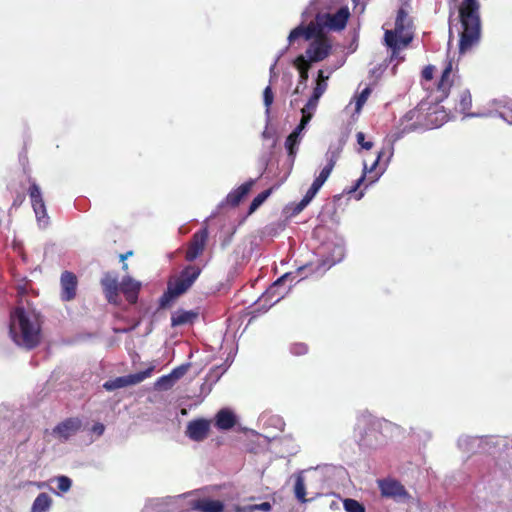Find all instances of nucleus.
<instances>
[{
    "instance_id": "a19ab883",
    "label": "nucleus",
    "mask_w": 512,
    "mask_h": 512,
    "mask_svg": "<svg viewBox=\"0 0 512 512\" xmlns=\"http://www.w3.org/2000/svg\"><path fill=\"white\" fill-rule=\"evenodd\" d=\"M190 368V363L182 364L176 368H174L169 374L172 378L177 382L180 378H182Z\"/></svg>"
},
{
    "instance_id": "774afa93",
    "label": "nucleus",
    "mask_w": 512,
    "mask_h": 512,
    "mask_svg": "<svg viewBox=\"0 0 512 512\" xmlns=\"http://www.w3.org/2000/svg\"><path fill=\"white\" fill-rule=\"evenodd\" d=\"M303 269H304V267H300V268L298 269V272L302 271Z\"/></svg>"
},
{
    "instance_id": "6e6d98bb",
    "label": "nucleus",
    "mask_w": 512,
    "mask_h": 512,
    "mask_svg": "<svg viewBox=\"0 0 512 512\" xmlns=\"http://www.w3.org/2000/svg\"><path fill=\"white\" fill-rule=\"evenodd\" d=\"M309 205V203H306L305 200L302 198V200L296 204V206L294 207L293 209V214L296 215V214H299L301 211H303L307 206Z\"/></svg>"
},
{
    "instance_id": "e433bc0d",
    "label": "nucleus",
    "mask_w": 512,
    "mask_h": 512,
    "mask_svg": "<svg viewBox=\"0 0 512 512\" xmlns=\"http://www.w3.org/2000/svg\"><path fill=\"white\" fill-rule=\"evenodd\" d=\"M343 507L346 512H365V506L360 503L359 501L352 499V498H346L343 500Z\"/></svg>"
},
{
    "instance_id": "2f4dec72",
    "label": "nucleus",
    "mask_w": 512,
    "mask_h": 512,
    "mask_svg": "<svg viewBox=\"0 0 512 512\" xmlns=\"http://www.w3.org/2000/svg\"><path fill=\"white\" fill-rule=\"evenodd\" d=\"M51 506V497L47 493H40L34 500L31 512H46Z\"/></svg>"
},
{
    "instance_id": "5701e85b",
    "label": "nucleus",
    "mask_w": 512,
    "mask_h": 512,
    "mask_svg": "<svg viewBox=\"0 0 512 512\" xmlns=\"http://www.w3.org/2000/svg\"><path fill=\"white\" fill-rule=\"evenodd\" d=\"M209 432V423L204 419L190 421L187 425L186 435L194 441L204 440Z\"/></svg>"
},
{
    "instance_id": "7c9ffc66",
    "label": "nucleus",
    "mask_w": 512,
    "mask_h": 512,
    "mask_svg": "<svg viewBox=\"0 0 512 512\" xmlns=\"http://www.w3.org/2000/svg\"><path fill=\"white\" fill-rule=\"evenodd\" d=\"M342 150H343L342 142H338L337 144H331L325 154V158H326V162H327L326 165L334 168L337 160L340 157Z\"/></svg>"
},
{
    "instance_id": "39448f33",
    "label": "nucleus",
    "mask_w": 512,
    "mask_h": 512,
    "mask_svg": "<svg viewBox=\"0 0 512 512\" xmlns=\"http://www.w3.org/2000/svg\"><path fill=\"white\" fill-rule=\"evenodd\" d=\"M201 269L195 265L185 267L174 282H169L167 291L160 298V306H167L173 299L184 294L197 280Z\"/></svg>"
},
{
    "instance_id": "f8f14e48",
    "label": "nucleus",
    "mask_w": 512,
    "mask_h": 512,
    "mask_svg": "<svg viewBox=\"0 0 512 512\" xmlns=\"http://www.w3.org/2000/svg\"><path fill=\"white\" fill-rule=\"evenodd\" d=\"M28 194L39 227L46 228L49 225V216L47 214L46 206L39 185L35 182H32L29 187Z\"/></svg>"
},
{
    "instance_id": "603ef678",
    "label": "nucleus",
    "mask_w": 512,
    "mask_h": 512,
    "mask_svg": "<svg viewBox=\"0 0 512 512\" xmlns=\"http://www.w3.org/2000/svg\"><path fill=\"white\" fill-rule=\"evenodd\" d=\"M418 112L416 110L408 111L403 118L401 119V124L403 125L405 121L409 122L416 118Z\"/></svg>"
},
{
    "instance_id": "4d7b16f0",
    "label": "nucleus",
    "mask_w": 512,
    "mask_h": 512,
    "mask_svg": "<svg viewBox=\"0 0 512 512\" xmlns=\"http://www.w3.org/2000/svg\"><path fill=\"white\" fill-rule=\"evenodd\" d=\"M334 69H329L327 70V74H325V71L320 69L318 71V77H317V80H324L325 82H327V80L329 79V76L333 73Z\"/></svg>"
},
{
    "instance_id": "b1692460",
    "label": "nucleus",
    "mask_w": 512,
    "mask_h": 512,
    "mask_svg": "<svg viewBox=\"0 0 512 512\" xmlns=\"http://www.w3.org/2000/svg\"><path fill=\"white\" fill-rule=\"evenodd\" d=\"M141 283L130 276H125L120 282V291L125 295L127 301L131 304L136 303Z\"/></svg>"
},
{
    "instance_id": "ea45409f",
    "label": "nucleus",
    "mask_w": 512,
    "mask_h": 512,
    "mask_svg": "<svg viewBox=\"0 0 512 512\" xmlns=\"http://www.w3.org/2000/svg\"><path fill=\"white\" fill-rule=\"evenodd\" d=\"M273 100H274V96H273L272 88L270 85H268L263 91V101H264V105L266 107L267 116H269L270 106L272 105Z\"/></svg>"
},
{
    "instance_id": "aec40b11",
    "label": "nucleus",
    "mask_w": 512,
    "mask_h": 512,
    "mask_svg": "<svg viewBox=\"0 0 512 512\" xmlns=\"http://www.w3.org/2000/svg\"><path fill=\"white\" fill-rule=\"evenodd\" d=\"M207 239V228L200 229L193 235L185 255L187 261L195 260L203 252Z\"/></svg>"
},
{
    "instance_id": "13d9d810",
    "label": "nucleus",
    "mask_w": 512,
    "mask_h": 512,
    "mask_svg": "<svg viewBox=\"0 0 512 512\" xmlns=\"http://www.w3.org/2000/svg\"><path fill=\"white\" fill-rule=\"evenodd\" d=\"M235 512H255L254 511V504L251 505H245V506H235L234 508Z\"/></svg>"
},
{
    "instance_id": "473e14b6",
    "label": "nucleus",
    "mask_w": 512,
    "mask_h": 512,
    "mask_svg": "<svg viewBox=\"0 0 512 512\" xmlns=\"http://www.w3.org/2000/svg\"><path fill=\"white\" fill-rule=\"evenodd\" d=\"M294 493L295 497L301 502L305 503L307 502L305 496H306V487H305V480L301 474H299L296 477L295 480V486H294Z\"/></svg>"
},
{
    "instance_id": "8fccbe9b",
    "label": "nucleus",
    "mask_w": 512,
    "mask_h": 512,
    "mask_svg": "<svg viewBox=\"0 0 512 512\" xmlns=\"http://www.w3.org/2000/svg\"><path fill=\"white\" fill-rule=\"evenodd\" d=\"M272 509V505L270 502H262L260 504H254V511H263L269 512Z\"/></svg>"
},
{
    "instance_id": "dca6fc26",
    "label": "nucleus",
    "mask_w": 512,
    "mask_h": 512,
    "mask_svg": "<svg viewBox=\"0 0 512 512\" xmlns=\"http://www.w3.org/2000/svg\"><path fill=\"white\" fill-rule=\"evenodd\" d=\"M332 45L328 38L319 37L312 40L309 47L306 49L304 56H306L307 63L320 62L330 54Z\"/></svg>"
},
{
    "instance_id": "e2e57ef3",
    "label": "nucleus",
    "mask_w": 512,
    "mask_h": 512,
    "mask_svg": "<svg viewBox=\"0 0 512 512\" xmlns=\"http://www.w3.org/2000/svg\"><path fill=\"white\" fill-rule=\"evenodd\" d=\"M262 137L264 139L273 138V133L266 127V129L262 133Z\"/></svg>"
},
{
    "instance_id": "ddd939ff",
    "label": "nucleus",
    "mask_w": 512,
    "mask_h": 512,
    "mask_svg": "<svg viewBox=\"0 0 512 512\" xmlns=\"http://www.w3.org/2000/svg\"><path fill=\"white\" fill-rule=\"evenodd\" d=\"M295 276L293 273H285L281 277H279L263 294L260 298V302H269V307L278 303L290 290V287L286 288L284 284L287 281H293Z\"/></svg>"
},
{
    "instance_id": "c85d7f7f",
    "label": "nucleus",
    "mask_w": 512,
    "mask_h": 512,
    "mask_svg": "<svg viewBox=\"0 0 512 512\" xmlns=\"http://www.w3.org/2000/svg\"><path fill=\"white\" fill-rule=\"evenodd\" d=\"M198 313L194 311L178 310L173 313L171 317V326H182L186 324H192L197 318Z\"/></svg>"
},
{
    "instance_id": "09e8293b",
    "label": "nucleus",
    "mask_w": 512,
    "mask_h": 512,
    "mask_svg": "<svg viewBox=\"0 0 512 512\" xmlns=\"http://www.w3.org/2000/svg\"><path fill=\"white\" fill-rule=\"evenodd\" d=\"M284 51H282L278 56L277 58L275 59L274 63L271 65L270 69H269V74H270V82H272L274 79L277 78L278 74L276 73L275 71V68H276V65H277V62L279 60V58L283 55Z\"/></svg>"
},
{
    "instance_id": "37998d69",
    "label": "nucleus",
    "mask_w": 512,
    "mask_h": 512,
    "mask_svg": "<svg viewBox=\"0 0 512 512\" xmlns=\"http://www.w3.org/2000/svg\"><path fill=\"white\" fill-rule=\"evenodd\" d=\"M290 352L295 356L305 355L308 352V347L305 343H294L290 346Z\"/></svg>"
},
{
    "instance_id": "6e6552de",
    "label": "nucleus",
    "mask_w": 512,
    "mask_h": 512,
    "mask_svg": "<svg viewBox=\"0 0 512 512\" xmlns=\"http://www.w3.org/2000/svg\"><path fill=\"white\" fill-rule=\"evenodd\" d=\"M192 493H183L176 496L152 498L146 501L141 512H185V496Z\"/></svg>"
},
{
    "instance_id": "a18cd8bd",
    "label": "nucleus",
    "mask_w": 512,
    "mask_h": 512,
    "mask_svg": "<svg viewBox=\"0 0 512 512\" xmlns=\"http://www.w3.org/2000/svg\"><path fill=\"white\" fill-rule=\"evenodd\" d=\"M320 189H321V187L313 182L312 185L310 186V188L308 189V191L306 192V194L303 197L305 202L306 203H310L313 200V198L316 196V194L319 192Z\"/></svg>"
},
{
    "instance_id": "680f3d73",
    "label": "nucleus",
    "mask_w": 512,
    "mask_h": 512,
    "mask_svg": "<svg viewBox=\"0 0 512 512\" xmlns=\"http://www.w3.org/2000/svg\"><path fill=\"white\" fill-rule=\"evenodd\" d=\"M381 164H382V161H378V158H376L375 161L373 162V164L369 167V173H372L376 169V167ZM380 167H382V166H380ZM380 169L382 170V168H380Z\"/></svg>"
},
{
    "instance_id": "2eb2a0df",
    "label": "nucleus",
    "mask_w": 512,
    "mask_h": 512,
    "mask_svg": "<svg viewBox=\"0 0 512 512\" xmlns=\"http://www.w3.org/2000/svg\"><path fill=\"white\" fill-rule=\"evenodd\" d=\"M153 371V367H149L143 371L129 374L125 376H120L112 380H108L103 384V388L107 391H114L119 388L128 387L131 385H136L141 383L145 379L151 376Z\"/></svg>"
},
{
    "instance_id": "f257e3e1",
    "label": "nucleus",
    "mask_w": 512,
    "mask_h": 512,
    "mask_svg": "<svg viewBox=\"0 0 512 512\" xmlns=\"http://www.w3.org/2000/svg\"><path fill=\"white\" fill-rule=\"evenodd\" d=\"M42 322V316L35 308L18 306L10 316L11 339L18 346L35 348L41 340Z\"/></svg>"
},
{
    "instance_id": "c756f323",
    "label": "nucleus",
    "mask_w": 512,
    "mask_h": 512,
    "mask_svg": "<svg viewBox=\"0 0 512 512\" xmlns=\"http://www.w3.org/2000/svg\"><path fill=\"white\" fill-rule=\"evenodd\" d=\"M459 103L457 104V109L464 114V118L467 117H480L482 114L479 113H469L467 112L472 106V98L470 91L465 89L461 91L459 96Z\"/></svg>"
},
{
    "instance_id": "69168bd1",
    "label": "nucleus",
    "mask_w": 512,
    "mask_h": 512,
    "mask_svg": "<svg viewBox=\"0 0 512 512\" xmlns=\"http://www.w3.org/2000/svg\"><path fill=\"white\" fill-rule=\"evenodd\" d=\"M364 193L361 191L359 194H358V197L357 199H361L363 197Z\"/></svg>"
},
{
    "instance_id": "20e7f679",
    "label": "nucleus",
    "mask_w": 512,
    "mask_h": 512,
    "mask_svg": "<svg viewBox=\"0 0 512 512\" xmlns=\"http://www.w3.org/2000/svg\"><path fill=\"white\" fill-rule=\"evenodd\" d=\"M380 422L368 413L357 417L354 438L360 448L374 450L384 445L385 437L380 431Z\"/></svg>"
},
{
    "instance_id": "a211bd4d",
    "label": "nucleus",
    "mask_w": 512,
    "mask_h": 512,
    "mask_svg": "<svg viewBox=\"0 0 512 512\" xmlns=\"http://www.w3.org/2000/svg\"><path fill=\"white\" fill-rule=\"evenodd\" d=\"M81 424V420L78 418H68L55 426L51 431L46 429L45 434H51L61 442H65L80 430Z\"/></svg>"
},
{
    "instance_id": "c03bdc74",
    "label": "nucleus",
    "mask_w": 512,
    "mask_h": 512,
    "mask_svg": "<svg viewBox=\"0 0 512 512\" xmlns=\"http://www.w3.org/2000/svg\"><path fill=\"white\" fill-rule=\"evenodd\" d=\"M327 89V82L324 80H317L316 86L313 90L314 99H320L321 96L324 94V92Z\"/></svg>"
},
{
    "instance_id": "864d4df0",
    "label": "nucleus",
    "mask_w": 512,
    "mask_h": 512,
    "mask_svg": "<svg viewBox=\"0 0 512 512\" xmlns=\"http://www.w3.org/2000/svg\"><path fill=\"white\" fill-rule=\"evenodd\" d=\"M365 181V175H361L360 178L356 180L355 184L348 190V193L351 194L356 192Z\"/></svg>"
},
{
    "instance_id": "f03ea898",
    "label": "nucleus",
    "mask_w": 512,
    "mask_h": 512,
    "mask_svg": "<svg viewBox=\"0 0 512 512\" xmlns=\"http://www.w3.org/2000/svg\"><path fill=\"white\" fill-rule=\"evenodd\" d=\"M461 24L459 50L464 53L480 40L481 20L478 0H462L458 8Z\"/></svg>"
},
{
    "instance_id": "0eeeda50",
    "label": "nucleus",
    "mask_w": 512,
    "mask_h": 512,
    "mask_svg": "<svg viewBox=\"0 0 512 512\" xmlns=\"http://www.w3.org/2000/svg\"><path fill=\"white\" fill-rule=\"evenodd\" d=\"M502 442H505V439L498 436H461L457 445L465 453H475L477 451L492 453L493 448Z\"/></svg>"
},
{
    "instance_id": "49530a36",
    "label": "nucleus",
    "mask_w": 512,
    "mask_h": 512,
    "mask_svg": "<svg viewBox=\"0 0 512 512\" xmlns=\"http://www.w3.org/2000/svg\"><path fill=\"white\" fill-rule=\"evenodd\" d=\"M356 140H357V143L361 146V148H363L365 150L372 149V147L374 145L372 141H366L365 134L363 132H358L356 134Z\"/></svg>"
},
{
    "instance_id": "7ed1b4c3",
    "label": "nucleus",
    "mask_w": 512,
    "mask_h": 512,
    "mask_svg": "<svg viewBox=\"0 0 512 512\" xmlns=\"http://www.w3.org/2000/svg\"><path fill=\"white\" fill-rule=\"evenodd\" d=\"M414 38L413 22L404 8L397 12L395 27L386 30L384 34V43L391 50L390 62L396 61L393 67V74L397 64L404 60L400 55L401 50L405 49Z\"/></svg>"
},
{
    "instance_id": "393cba45",
    "label": "nucleus",
    "mask_w": 512,
    "mask_h": 512,
    "mask_svg": "<svg viewBox=\"0 0 512 512\" xmlns=\"http://www.w3.org/2000/svg\"><path fill=\"white\" fill-rule=\"evenodd\" d=\"M453 69L452 61H448L443 72L441 78L437 84V92L440 94L436 96L435 101L440 102L447 98L449 90L451 88L450 75Z\"/></svg>"
},
{
    "instance_id": "c9c22d12",
    "label": "nucleus",
    "mask_w": 512,
    "mask_h": 512,
    "mask_svg": "<svg viewBox=\"0 0 512 512\" xmlns=\"http://www.w3.org/2000/svg\"><path fill=\"white\" fill-rule=\"evenodd\" d=\"M176 381L170 374L163 375L157 379L154 384L156 390L166 391L171 389L175 385Z\"/></svg>"
},
{
    "instance_id": "412c9836",
    "label": "nucleus",
    "mask_w": 512,
    "mask_h": 512,
    "mask_svg": "<svg viewBox=\"0 0 512 512\" xmlns=\"http://www.w3.org/2000/svg\"><path fill=\"white\" fill-rule=\"evenodd\" d=\"M61 284V299L63 301H70L76 296L77 289V278L76 276L69 271H65L62 273L60 278Z\"/></svg>"
},
{
    "instance_id": "9d476101",
    "label": "nucleus",
    "mask_w": 512,
    "mask_h": 512,
    "mask_svg": "<svg viewBox=\"0 0 512 512\" xmlns=\"http://www.w3.org/2000/svg\"><path fill=\"white\" fill-rule=\"evenodd\" d=\"M350 17L349 8L347 6L340 7L335 13H321L316 14L318 26L322 27L323 31H342Z\"/></svg>"
},
{
    "instance_id": "5fc2aeb1",
    "label": "nucleus",
    "mask_w": 512,
    "mask_h": 512,
    "mask_svg": "<svg viewBox=\"0 0 512 512\" xmlns=\"http://www.w3.org/2000/svg\"><path fill=\"white\" fill-rule=\"evenodd\" d=\"M91 431L97 436H101L105 431V426L102 423L97 422L92 426Z\"/></svg>"
},
{
    "instance_id": "3c124183",
    "label": "nucleus",
    "mask_w": 512,
    "mask_h": 512,
    "mask_svg": "<svg viewBox=\"0 0 512 512\" xmlns=\"http://www.w3.org/2000/svg\"><path fill=\"white\" fill-rule=\"evenodd\" d=\"M434 66L428 65L422 71V77L425 80H431L433 78Z\"/></svg>"
},
{
    "instance_id": "72a5a7b5",
    "label": "nucleus",
    "mask_w": 512,
    "mask_h": 512,
    "mask_svg": "<svg viewBox=\"0 0 512 512\" xmlns=\"http://www.w3.org/2000/svg\"><path fill=\"white\" fill-rule=\"evenodd\" d=\"M273 191V188L266 189L259 193L250 203L249 205V213H253L256 211L265 201L266 199L271 195Z\"/></svg>"
},
{
    "instance_id": "a878e982",
    "label": "nucleus",
    "mask_w": 512,
    "mask_h": 512,
    "mask_svg": "<svg viewBox=\"0 0 512 512\" xmlns=\"http://www.w3.org/2000/svg\"><path fill=\"white\" fill-rule=\"evenodd\" d=\"M253 184H254V180H249V181L243 183L237 189H234L233 191H231L226 196L225 200L220 203L219 206L222 207L224 204H228L231 206H237L242 201V199L249 193Z\"/></svg>"
},
{
    "instance_id": "bf43d9fd",
    "label": "nucleus",
    "mask_w": 512,
    "mask_h": 512,
    "mask_svg": "<svg viewBox=\"0 0 512 512\" xmlns=\"http://www.w3.org/2000/svg\"><path fill=\"white\" fill-rule=\"evenodd\" d=\"M314 5V2L312 1L309 5V7H307L303 12H302V18H303V22L309 18L311 15H312V6Z\"/></svg>"
},
{
    "instance_id": "de8ad7c7",
    "label": "nucleus",
    "mask_w": 512,
    "mask_h": 512,
    "mask_svg": "<svg viewBox=\"0 0 512 512\" xmlns=\"http://www.w3.org/2000/svg\"><path fill=\"white\" fill-rule=\"evenodd\" d=\"M369 94H370V89L369 88H365L360 93V95L357 97V100H356V110H360L362 108V106L366 102Z\"/></svg>"
},
{
    "instance_id": "4468645a",
    "label": "nucleus",
    "mask_w": 512,
    "mask_h": 512,
    "mask_svg": "<svg viewBox=\"0 0 512 512\" xmlns=\"http://www.w3.org/2000/svg\"><path fill=\"white\" fill-rule=\"evenodd\" d=\"M379 488L383 497L393 499L397 503H408L411 495L405 487L397 480H379Z\"/></svg>"
},
{
    "instance_id": "0e129e2a",
    "label": "nucleus",
    "mask_w": 512,
    "mask_h": 512,
    "mask_svg": "<svg viewBox=\"0 0 512 512\" xmlns=\"http://www.w3.org/2000/svg\"><path fill=\"white\" fill-rule=\"evenodd\" d=\"M275 421L278 423V425H279V427H280V429H281V428H282V426H283V422H282V420H281V419H279V418H276V419H275Z\"/></svg>"
},
{
    "instance_id": "338daca9",
    "label": "nucleus",
    "mask_w": 512,
    "mask_h": 512,
    "mask_svg": "<svg viewBox=\"0 0 512 512\" xmlns=\"http://www.w3.org/2000/svg\"><path fill=\"white\" fill-rule=\"evenodd\" d=\"M228 366L229 365H225V367L223 368V371H226Z\"/></svg>"
},
{
    "instance_id": "423d86ee",
    "label": "nucleus",
    "mask_w": 512,
    "mask_h": 512,
    "mask_svg": "<svg viewBox=\"0 0 512 512\" xmlns=\"http://www.w3.org/2000/svg\"><path fill=\"white\" fill-rule=\"evenodd\" d=\"M345 251L344 238L333 233L320 244L317 255L321 258V265L328 269L343 260Z\"/></svg>"
},
{
    "instance_id": "f3484780",
    "label": "nucleus",
    "mask_w": 512,
    "mask_h": 512,
    "mask_svg": "<svg viewBox=\"0 0 512 512\" xmlns=\"http://www.w3.org/2000/svg\"><path fill=\"white\" fill-rule=\"evenodd\" d=\"M310 116H306L305 118H301L300 123L294 128V130L288 135L285 141V148L288 153V157L291 160V162L294 161L298 146L300 145L304 131L307 127V125L310 122Z\"/></svg>"
},
{
    "instance_id": "9b49d317",
    "label": "nucleus",
    "mask_w": 512,
    "mask_h": 512,
    "mask_svg": "<svg viewBox=\"0 0 512 512\" xmlns=\"http://www.w3.org/2000/svg\"><path fill=\"white\" fill-rule=\"evenodd\" d=\"M416 128H417V125L415 123L405 126L400 133H396V134L392 135V139L389 140L381 148V150L378 152L376 158H378V161H382V164H381L382 171H380V173L377 174L374 179H370L368 185H372L375 182H377L378 179L380 178V176L385 172L389 162L391 161V159L394 155V143L396 141H398L399 139H401V137L404 133L414 131Z\"/></svg>"
},
{
    "instance_id": "6ab92c4d",
    "label": "nucleus",
    "mask_w": 512,
    "mask_h": 512,
    "mask_svg": "<svg viewBox=\"0 0 512 512\" xmlns=\"http://www.w3.org/2000/svg\"><path fill=\"white\" fill-rule=\"evenodd\" d=\"M323 32L322 27L318 26V22L315 19L314 22H310L307 26H304L302 23L294 28L288 36V41L289 43H292L300 37H303L305 40H314L316 38L323 37Z\"/></svg>"
},
{
    "instance_id": "4c0bfd02",
    "label": "nucleus",
    "mask_w": 512,
    "mask_h": 512,
    "mask_svg": "<svg viewBox=\"0 0 512 512\" xmlns=\"http://www.w3.org/2000/svg\"><path fill=\"white\" fill-rule=\"evenodd\" d=\"M318 101H319V99H314V95L312 94L311 97L309 98L308 102L306 103V105L301 110V113H302L301 118L310 116L309 118L311 120L313 117L314 111L316 110V107L318 105Z\"/></svg>"
},
{
    "instance_id": "79ce46f5",
    "label": "nucleus",
    "mask_w": 512,
    "mask_h": 512,
    "mask_svg": "<svg viewBox=\"0 0 512 512\" xmlns=\"http://www.w3.org/2000/svg\"><path fill=\"white\" fill-rule=\"evenodd\" d=\"M56 482H57V488L61 491V492H67L70 490L71 488V485H72V481L69 477L67 476H59L56 478Z\"/></svg>"
},
{
    "instance_id": "f704fd0d",
    "label": "nucleus",
    "mask_w": 512,
    "mask_h": 512,
    "mask_svg": "<svg viewBox=\"0 0 512 512\" xmlns=\"http://www.w3.org/2000/svg\"><path fill=\"white\" fill-rule=\"evenodd\" d=\"M219 490L218 496L224 501H234L239 498V492L231 485H223L219 487Z\"/></svg>"
},
{
    "instance_id": "bb28decb",
    "label": "nucleus",
    "mask_w": 512,
    "mask_h": 512,
    "mask_svg": "<svg viewBox=\"0 0 512 512\" xmlns=\"http://www.w3.org/2000/svg\"><path fill=\"white\" fill-rule=\"evenodd\" d=\"M236 424V415L228 408L218 411L215 417V426L219 430H229Z\"/></svg>"
},
{
    "instance_id": "cd10ccee",
    "label": "nucleus",
    "mask_w": 512,
    "mask_h": 512,
    "mask_svg": "<svg viewBox=\"0 0 512 512\" xmlns=\"http://www.w3.org/2000/svg\"><path fill=\"white\" fill-rule=\"evenodd\" d=\"M294 66L299 71V83L295 89V93H299V86L305 87L306 83L308 81V78H309L308 72H309L310 64L307 63L306 56L299 55L294 60Z\"/></svg>"
},
{
    "instance_id": "4be33fe9",
    "label": "nucleus",
    "mask_w": 512,
    "mask_h": 512,
    "mask_svg": "<svg viewBox=\"0 0 512 512\" xmlns=\"http://www.w3.org/2000/svg\"><path fill=\"white\" fill-rule=\"evenodd\" d=\"M104 294L109 303H116L118 299V291L120 283L118 277L111 273H106L101 280Z\"/></svg>"
},
{
    "instance_id": "58836bf2",
    "label": "nucleus",
    "mask_w": 512,
    "mask_h": 512,
    "mask_svg": "<svg viewBox=\"0 0 512 512\" xmlns=\"http://www.w3.org/2000/svg\"><path fill=\"white\" fill-rule=\"evenodd\" d=\"M334 168L325 165L319 175L314 179V183H316L318 186L322 187L324 183L329 178L330 174L332 173Z\"/></svg>"
},
{
    "instance_id": "1a4fd4ad",
    "label": "nucleus",
    "mask_w": 512,
    "mask_h": 512,
    "mask_svg": "<svg viewBox=\"0 0 512 512\" xmlns=\"http://www.w3.org/2000/svg\"><path fill=\"white\" fill-rule=\"evenodd\" d=\"M202 490H193L190 496H185V512H225L224 503L207 496H200Z\"/></svg>"
},
{
    "instance_id": "052dcab7",
    "label": "nucleus",
    "mask_w": 512,
    "mask_h": 512,
    "mask_svg": "<svg viewBox=\"0 0 512 512\" xmlns=\"http://www.w3.org/2000/svg\"><path fill=\"white\" fill-rule=\"evenodd\" d=\"M368 173H369V167H368V165H367L366 161H363V172H362V175H365V176H366ZM375 177H376V176H374V177H369V178H366V177H365V179L367 180L366 187H368V186H369L368 184H369L370 179H374Z\"/></svg>"
}]
</instances>
